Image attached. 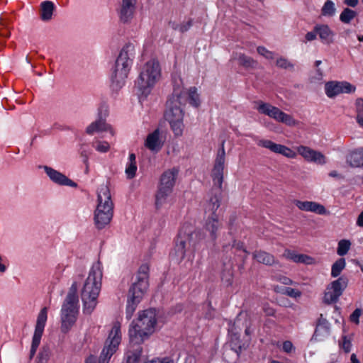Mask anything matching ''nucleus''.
<instances>
[{"mask_svg":"<svg viewBox=\"0 0 363 363\" xmlns=\"http://www.w3.org/2000/svg\"><path fill=\"white\" fill-rule=\"evenodd\" d=\"M137 169L138 167L135 155L134 153H130L125 169L126 177L129 179L134 178L136 175Z\"/></svg>","mask_w":363,"mask_h":363,"instance_id":"32","label":"nucleus"},{"mask_svg":"<svg viewBox=\"0 0 363 363\" xmlns=\"http://www.w3.org/2000/svg\"><path fill=\"white\" fill-rule=\"evenodd\" d=\"M284 256L286 259L298 263L310 264L315 262L313 257L300 253L299 251H285Z\"/></svg>","mask_w":363,"mask_h":363,"instance_id":"27","label":"nucleus"},{"mask_svg":"<svg viewBox=\"0 0 363 363\" xmlns=\"http://www.w3.org/2000/svg\"><path fill=\"white\" fill-rule=\"evenodd\" d=\"M282 350L286 353H291L295 350V348L291 341L286 340L283 342Z\"/></svg>","mask_w":363,"mask_h":363,"instance_id":"46","label":"nucleus"},{"mask_svg":"<svg viewBox=\"0 0 363 363\" xmlns=\"http://www.w3.org/2000/svg\"><path fill=\"white\" fill-rule=\"evenodd\" d=\"M314 30L318 33L323 43L329 45L333 43L335 33L328 25H316L314 27Z\"/></svg>","mask_w":363,"mask_h":363,"instance_id":"25","label":"nucleus"},{"mask_svg":"<svg viewBox=\"0 0 363 363\" xmlns=\"http://www.w3.org/2000/svg\"><path fill=\"white\" fill-rule=\"evenodd\" d=\"M223 247H230L231 248H235L236 250H241L244 247L242 243L236 242L235 240L233 241V244L231 245H227L223 244Z\"/></svg>","mask_w":363,"mask_h":363,"instance_id":"53","label":"nucleus"},{"mask_svg":"<svg viewBox=\"0 0 363 363\" xmlns=\"http://www.w3.org/2000/svg\"><path fill=\"white\" fill-rule=\"evenodd\" d=\"M48 319V308L44 307L38 315L34 334L33 336L30 357L34 356L37 349L40 343L41 337L43 334L44 328Z\"/></svg>","mask_w":363,"mask_h":363,"instance_id":"13","label":"nucleus"},{"mask_svg":"<svg viewBox=\"0 0 363 363\" xmlns=\"http://www.w3.org/2000/svg\"><path fill=\"white\" fill-rule=\"evenodd\" d=\"M184 94H186L188 96L189 103L195 107L199 106L201 104L199 94L196 87H190Z\"/></svg>","mask_w":363,"mask_h":363,"instance_id":"34","label":"nucleus"},{"mask_svg":"<svg viewBox=\"0 0 363 363\" xmlns=\"http://www.w3.org/2000/svg\"><path fill=\"white\" fill-rule=\"evenodd\" d=\"M339 347L345 353L350 352L352 348V338L342 335L339 340Z\"/></svg>","mask_w":363,"mask_h":363,"instance_id":"38","label":"nucleus"},{"mask_svg":"<svg viewBox=\"0 0 363 363\" xmlns=\"http://www.w3.org/2000/svg\"><path fill=\"white\" fill-rule=\"evenodd\" d=\"M113 202L109 188L101 185L97 193L96 208L94 211V223L98 230L106 228L113 216Z\"/></svg>","mask_w":363,"mask_h":363,"instance_id":"5","label":"nucleus"},{"mask_svg":"<svg viewBox=\"0 0 363 363\" xmlns=\"http://www.w3.org/2000/svg\"><path fill=\"white\" fill-rule=\"evenodd\" d=\"M351 246V242L349 240H341L338 243L337 250H349Z\"/></svg>","mask_w":363,"mask_h":363,"instance_id":"49","label":"nucleus"},{"mask_svg":"<svg viewBox=\"0 0 363 363\" xmlns=\"http://www.w3.org/2000/svg\"><path fill=\"white\" fill-rule=\"evenodd\" d=\"M107 115V110L104 113L100 110L98 115V119L91 123L86 128V133L89 135H93L96 133L108 132L111 136L115 135V131L112 126L106 122L104 118Z\"/></svg>","mask_w":363,"mask_h":363,"instance_id":"17","label":"nucleus"},{"mask_svg":"<svg viewBox=\"0 0 363 363\" xmlns=\"http://www.w3.org/2000/svg\"><path fill=\"white\" fill-rule=\"evenodd\" d=\"M347 285V279L344 277H340L333 281L326 289L324 296L325 301L328 303L335 302L342 295Z\"/></svg>","mask_w":363,"mask_h":363,"instance_id":"16","label":"nucleus"},{"mask_svg":"<svg viewBox=\"0 0 363 363\" xmlns=\"http://www.w3.org/2000/svg\"><path fill=\"white\" fill-rule=\"evenodd\" d=\"M362 315V310L359 308H357L354 311V312L350 315V320L357 324L359 323V318Z\"/></svg>","mask_w":363,"mask_h":363,"instance_id":"48","label":"nucleus"},{"mask_svg":"<svg viewBox=\"0 0 363 363\" xmlns=\"http://www.w3.org/2000/svg\"><path fill=\"white\" fill-rule=\"evenodd\" d=\"M225 160L226 153L225 150V141L223 140L220 144V148L217 151L213 167L211 173L213 184L219 189L222 188Z\"/></svg>","mask_w":363,"mask_h":363,"instance_id":"12","label":"nucleus"},{"mask_svg":"<svg viewBox=\"0 0 363 363\" xmlns=\"http://www.w3.org/2000/svg\"><path fill=\"white\" fill-rule=\"evenodd\" d=\"M335 4L332 1H327L322 9L323 16H332L335 13Z\"/></svg>","mask_w":363,"mask_h":363,"instance_id":"42","label":"nucleus"},{"mask_svg":"<svg viewBox=\"0 0 363 363\" xmlns=\"http://www.w3.org/2000/svg\"><path fill=\"white\" fill-rule=\"evenodd\" d=\"M345 267V260L343 258H340L337 260L332 266L331 275L333 277H338L342 269Z\"/></svg>","mask_w":363,"mask_h":363,"instance_id":"37","label":"nucleus"},{"mask_svg":"<svg viewBox=\"0 0 363 363\" xmlns=\"http://www.w3.org/2000/svg\"><path fill=\"white\" fill-rule=\"evenodd\" d=\"M262 310L268 316H273L275 314V310L269 303H264L262 306Z\"/></svg>","mask_w":363,"mask_h":363,"instance_id":"47","label":"nucleus"},{"mask_svg":"<svg viewBox=\"0 0 363 363\" xmlns=\"http://www.w3.org/2000/svg\"><path fill=\"white\" fill-rule=\"evenodd\" d=\"M145 363H160V358H155L152 360H149L145 362Z\"/></svg>","mask_w":363,"mask_h":363,"instance_id":"62","label":"nucleus"},{"mask_svg":"<svg viewBox=\"0 0 363 363\" xmlns=\"http://www.w3.org/2000/svg\"><path fill=\"white\" fill-rule=\"evenodd\" d=\"M156 325L155 310L147 309L140 312L138 318L132 321L129 326L130 345H142L155 333Z\"/></svg>","mask_w":363,"mask_h":363,"instance_id":"2","label":"nucleus"},{"mask_svg":"<svg viewBox=\"0 0 363 363\" xmlns=\"http://www.w3.org/2000/svg\"><path fill=\"white\" fill-rule=\"evenodd\" d=\"M356 121L359 125L363 128V113L361 115H357Z\"/></svg>","mask_w":363,"mask_h":363,"instance_id":"58","label":"nucleus"},{"mask_svg":"<svg viewBox=\"0 0 363 363\" xmlns=\"http://www.w3.org/2000/svg\"><path fill=\"white\" fill-rule=\"evenodd\" d=\"M222 229L223 223L218 216H208L200 229L190 223H185L179 231L176 246L179 250L209 247L214 245Z\"/></svg>","mask_w":363,"mask_h":363,"instance_id":"1","label":"nucleus"},{"mask_svg":"<svg viewBox=\"0 0 363 363\" xmlns=\"http://www.w3.org/2000/svg\"><path fill=\"white\" fill-rule=\"evenodd\" d=\"M6 269V266L2 263V258L0 256V272H4Z\"/></svg>","mask_w":363,"mask_h":363,"instance_id":"61","label":"nucleus"},{"mask_svg":"<svg viewBox=\"0 0 363 363\" xmlns=\"http://www.w3.org/2000/svg\"><path fill=\"white\" fill-rule=\"evenodd\" d=\"M247 318V314L246 313H240L238 317L236 318V320L235 321V324L240 325V323L242 319Z\"/></svg>","mask_w":363,"mask_h":363,"instance_id":"54","label":"nucleus"},{"mask_svg":"<svg viewBox=\"0 0 363 363\" xmlns=\"http://www.w3.org/2000/svg\"><path fill=\"white\" fill-rule=\"evenodd\" d=\"M347 160L351 166H363V147L351 152L347 156Z\"/></svg>","mask_w":363,"mask_h":363,"instance_id":"31","label":"nucleus"},{"mask_svg":"<svg viewBox=\"0 0 363 363\" xmlns=\"http://www.w3.org/2000/svg\"><path fill=\"white\" fill-rule=\"evenodd\" d=\"M317 325H321L324 328H328L329 330H330V323L329 322L323 317V315H320V317L318 320V323Z\"/></svg>","mask_w":363,"mask_h":363,"instance_id":"51","label":"nucleus"},{"mask_svg":"<svg viewBox=\"0 0 363 363\" xmlns=\"http://www.w3.org/2000/svg\"><path fill=\"white\" fill-rule=\"evenodd\" d=\"M354 105L357 115H361L363 113V99L357 98L355 101Z\"/></svg>","mask_w":363,"mask_h":363,"instance_id":"45","label":"nucleus"},{"mask_svg":"<svg viewBox=\"0 0 363 363\" xmlns=\"http://www.w3.org/2000/svg\"><path fill=\"white\" fill-rule=\"evenodd\" d=\"M257 145L289 159H295L297 157V151L296 152L284 145L275 143L270 140H260L257 142Z\"/></svg>","mask_w":363,"mask_h":363,"instance_id":"18","label":"nucleus"},{"mask_svg":"<svg viewBox=\"0 0 363 363\" xmlns=\"http://www.w3.org/2000/svg\"><path fill=\"white\" fill-rule=\"evenodd\" d=\"M279 281L285 285H289L292 283L291 280L286 277H282L279 279Z\"/></svg>","mask_w":363,"mask_h":363,"instance_id":"56","label":"nucleus"},{"mask_svg":"<svg viewBox=\"0 0 363 363\" xmlns=\"http://www.w3.org/2000/svg\"><path fill=\"white\" fill-rule=\"evenodd\" d=\"M220 199L218 196H211L205 205V213L208 216H217L216 212L220 207Z\"/></svg>","mask_w":363,"mask_h":363,"instance_id":"29","label":"nucleus"},{"mask_svg":"<svg viewBox=\"0 0 363 363\" xmlns=\"http://www.w3.org/2000/svg\"><path fill=\"white\" fill-rule=\"evenodd\" d=\"M42 168L53 183L60 186H67L74 188L77 186L76 182L69 179L66 175L59 171L46 165L43 166Z\"/></svg>","mask_w":363,"mask_h":363,"instance_id":"20","label":"nucleus"},{"mask_svg":"<svg viewBox=\"0 0 363 363\" xmlns=\"http://www.w3.org/2000/svg\"><path fill=\"white\" fill-rule=\"evenodd\" d=\"M358 0H345L344 3L351 7H355L358 4Z\"/></svg>","mask_w":363,"mask_h":363,"instance_id":"55","label":"nucleus"},{"mask_svg":"<svg viewBox=\"0 0 363 363\" xmlns=\"http://www.w3.org/2000/svg\"><path fill=\"white\" fill-rule=\"evenodd\" d=\"M172 191L157 189L155 194V206L157 209L170 206L173 203Z\"/></svg>","mask_w":363,"mask_h":363,"instance_id":"24","label":"nucleus"},{"mask_svg":"<svg viewBox=\"0 0 363 363\" xmlns=\"http://www.w3.org/2000/svg\"><path fill=\"white\" fill-rule=\"evenodd\" d=\"M135 57V46L125 45L121 50L111 74V87L118 90L125 85Z\"/></svg>","mask_w":363,"mask_h":363,"instance_id":"4","label":"nucleus"},{"mask_svg":"<svg viewBox=\"0 0 363 363\" xmlns=\"http://www.w3.org/2000/svg\"><path fill=\"white\" fill-rule=\"evenodd\" d=\"M257 51L259 55L264 57L267 60H271L274 58V52L269 50L264 46H258L257 48Z\"/></svg>","mask_w":363,"mask_h":363,"instance_id":"44","label":"nucleus"},{"mask_svg":"<svg viewBox=\"0 0 363 363\" xmlns=\"http://www.w3.org/2000/svg\"><path fill=\"white\" fill-rule=\"evenodd\" d=\"M160 363H173V362L167 358H163L160 359Z\"/></svg>","mask_w":363,"mask_h":363,"instance_id":"63","label":"nucleus"},{"mask_svg":"<svg viewBox=\"0 0 363 363\" xmlns=\"http://www.w3.org/2000/svg\"><path fill=\"white\" fill-rule=\"evenodd\" d=\"M91 154V151L87 149L86 147L82 146L79 150V155L82 160L83 163L85 165V170L86 172L89 171V155Z\"/></svg>","mask_w":363,"mask_h":363,"instance_id":"41","label":"nucleus"},{"mask_svg":"<svg viewBox=\"0 0 363 363\" xmlns=\"http://www.w3.org/2000/svg\"><path fill=\"white\" fill-rule=\"evenodd\" d=\"M143 352L140 345H130V349L125 353V363H138Z\"/></svg>","mask_w":363,"mask_h":363,"instance_id":"26","label":"nucleus"},{"mask_svg":"<svg viewBox=\"0 0 363 363\" xmlns=\"http://www.w3.org/2000/svg\"><path fill=\"white\" fill-rule=\"evenodd\" d=\"M329 175H330V177H337L338 174H337V172H335V171H333V172H330L329 173Z\"/></svg>","mask_w":363,"mask_h":363,"instance_id":"64","label":"nucleus"},{"mask_svg":"<svg viewBox=\"0 0 363 363\" xmlns=\"http://www.w3.org/2000/svg\"><path fill=\"white\" fill-rule=\"evenodd\" d=\"M350 363H360L359 359L357 358V356L355 354H352L350 357Z\"/></svg>","mask_w":363,"mask_h":363,"instance_id":"60","label":"nucleus"},{"mask_svg":"<svg viewBox=\"0 0 363 363\" xmlns=\"http://www.w3.org/2000/svg\"><path fill=\"white\" fill-rule=\"evenodd\" d=\"M232 59L245 68H255L258 65L257 60L241 52L234 53Z\"/></svg>","mask_w":363,"mask_h":363,"instance_id":"28","label":"nucleus"},{"mask_svg":"<svg viewBox=\"0 0 363 363\" xmlns=\"http://www.w3.org/2000/svg\"><path fill=\"white\" fill-rule=\"evenodd\" d=\"M55 9L54 4L50 1H45L40 5V17L43 21H49L52 18Z\"/></svg>","mask_w":363,"mask_h":363,"instance_id":"30","label":"nucleus"},{"mask_svg":"<svg viewBox=\"0 0 363 363\" xmlns=\"http://www.w3.org/2000/svg\"><path fill=\"white\" fill-rule=\"evenodd\" d=\"M357 225L359 227H363V211L357 217Z\"/></svg>","mask_w":363,"mask_h":363,"instance_id":"57","label":"nucleus"},{"mask_svg":"<svg viewBox=\"0 0 363 363\" xmlns=\"http://www.w3.org/2000/svg\"><path fill=\"white\" fill-rule=\"evenodd\" d=\"M330 335L328 328H324L321 325H317L312 340L314 341H323Z\"/></svg>","mask_w":363,"mask_h":363,"instance_id":"36","label":"nucleus"},{"mask_svg":"<svg viewBox=\"0 0 363 363\" xmlns=\"http://www.w3.org/2000/svg\"><path fill=\"white\" fill-rule=\"evenodd\" d=\"M276 65L281 69H292L294 64L285 57H279L276 61Z\"/></svg>","mask_w":363,"mask_h":363,"instance_id":"43","label":"nucleus"},{"mask_svg":"<svg viewBox=\"0 0 363 363\" xmlns=\"http://www.w3.org/2000/svg\"><path fill=\"white\" fill-rule=\"evenodd\" d=\"M297 154L309 163L318 165H324L327 163L326 157L320 151L312 149L306 145H299L296 147Z\"/></svg>","mask_w":363,"mask_h":363,"instance_id":"15","label":"nucleus"},{"mask_svg":"<svg viewBox=\"0 0 363 363\" xmlns=\"http://www.w3.org/2000/svg\"><path fill=\"white\" fill-rule=\"evenodd\" d=\"M102 269L99 263H95L91 268L85 281L82 292L83 311L91 314L97 305V298L101 288Z\"/></svg>","mask_w":363,"mask_h":363,"instance_id":"3","label":"nucleus"},{"mask_svg":"<svg viewBox=\"0 0 363 363\" xmlns=\"http://www.w3.org/2000/svg\"><path fill=\"white\" fill-rule=\"evenodd\" d=\"M356 15L357 13L355 11L346 8L340 13V19L344 23H349L356 16Z\"/></svg>","mask_w":363,"mask_h":363,"instance_id":"39","label":"nucleus"},{"mask_svg":"<svg viewBox=\"0 0 363 363\" xmlns=\"http://www.w3.org/2000/svg\"><path fill=\"white\" fill-rule=\"evenodd\" d=\"M164 140L165 138L162 132L159 128H157L147 135L144 145L150 152L157 153L163 147Z\"/></svg>","mask_w":363,"mask_h":363,"instance_id":"19","label":"nucleus"},{"mask_svg":"<svg viewBox=\"0 0 363 363\" xmlns=\"http://www.w3.org/2000/svg\"><path fill=\"white\" fill-rule=\"evenodd\" d=\"M191 26V24L187 22V23H184L177 27H174V28L176 29V30H178L179 31L182 32V33H184L186 30H189V28H190Z\"/></svg>","mask_w":363,"mask_h":363,"instance_id":"50","label":"nucleus"},{"mask_svg":"<svg viewBox=\"0 0 363 363\" xmlns=\"http://www.w3.org/2000/svg\"><path fill=\"white\" fill-rule=\"evenodd\" d=\"M325 92L328 98H334L340 94L354 93L356 87L346 81H330L325 84Z\"/></svg>","mask_w":363,"mask_h":363,"instance_id":"14","label":"nucleus"},{"mask_svg":"<svg viewBox=\"0 0 363 363\" xmlns=\"http://www.w3.org/2000/svg\"><path fill=\"white\" fill-rule=\"evenodd\" d=\"M178 173L175 167L165 170L160 177L157 189L173 191Z\"/></svg>","mask_w":363,"mask_h":363,"instance_id":"21","label":"nucleus"},{"mask_svg":"<svg viewBox=\"0 0 363 363\" xmlns=\"http://www.w3.org/2000/svg\"><path fill=\"white\" fill-rule=\"evenodd\" d=\"M91 145L96 151L100 153H106L111 149V145L108 142L101 140L99 139H94L91 143Z\"/></svg>","mask_w":363,"mask_h":363,"instance_id":"35","label":"nucleus"},{"mask_svg":"<svg viewBox=\"0 0 363 363\" xmlns=\"http://www.w3.org/2000/svg\"><path fill=\"white\" fill-rule=\"evenodd\" d=\"M255 108L260 113L269 116L277 122L284 123L289 126H295L298 124L291 115H289L278 107L269 103L258 101L255 102Z\"/></svg>","mask_w":363,"mask_h":363,"instance_id":"11","label":"nucleus"},{"mask_svg":"<svg viewBox=\"0 0 363 363\" xmlns=\"http://www.w3.org/2000/svg\"><path fill=\"white\" fill-rule=\"evenodd\" d=\"M136 0H122L118 11L120 20L123 23L130 22L133 18Z\"/></svg>","mask_w":363,"mask_h":363,"instance_id":"23","label":"nucleus"},{"mask_svg":"<svg viewBox=\"0 0 363 363\" xmlns=\"http://www.w3.org/2000/svg\"><path fill=\"white\" fill-rule=\"evenodd\" d=\"M85 363H96V357L93 355H90L86 359Z\"/></svg>","mask_w":363,"mask_h":363,"instance_id":"59","label":"nucleus"},{"mask_svg":"<svg viewBox=\"0 0 363 363\" xmlns=\"http://www.w3.org/2000/svg\"><path fill=\"white\" fill-rule=\"evenodd\" d=\"M317 35L318 33L315 31L314 29L313 31L308 32L305 36L306 41L308 42L314 40L315 39H316Z\"/></svg>","mask_w":363,"mask_h":363,"instance_id":"52","label":"nucleus"},{"mask_svg":"<svg viewBox=\"0 0 363 363\" xmlns=\"http://www.w3.org/2000/svg\"><path fill=\"white\" fill-rule=\"evenodd\" d=\"M294 204L301 211L312 212L318 215L329 213L323 205L315 201L296 200Z\"/></svg>","mask_w":363,"mask_h":363,"instance_id":"22","label":"nucleus"},{"mask_svg":"<svg viewBox=\"0 0 363 363\" xmlns=\"http://www.w3.org/2000/svg\"><path fill=\"white\" fill-rule=\"evenodd\" d=\"M274 290L277 292H279L282 294L287 295L292 298L299 297V296H301V293L298 290L294 289H292L290 287H284V288L281 289L280 290L278 289V287H276L274 289Z\"/></svg>","mask_w":363,"mask_h":363,"instance_id":"40","label":"nucleus"},{"mask_svg":"<svg viewBox=\"0 0 363 363\" xmlns=\"http://www.w3.org/2000/svg\"><path fill=\"white\" fill-rule=\"evenodd\" d=\"M78 296L74 291H70L61 309V332L67 333L74 325L79 311Z\"/></svg>","mask_w":363,"mask_h":363,"instance_id":"9","label":"nucleus"},{"mask_svg":"<svg viewBox=\"0 0 363 363\" xmlns=\"http://www.w3.org/2000/svg\"><path fill=\"white\" fill-rule=\"evenodd\" d=\"M149 286L148 267L143 265L140 267L137 275V281L134 282L129 290L128 299L126 306V318L130 319Z\"/></svg>","mask_w":363,"mask_h":363,"instance_id":"7","label":"nucleus"},{"mask_svg":"<svg viewBox=\"0 0 363 363\" xmlns=\"http://www.w3.org/2000/svg\"><path fill=\"white\" fill-rule=\"evenodd\" d=\"M252 256L259 263L269 265L274 263V257L267 251H255Z\"/></svg>","mask_w":363,"mask_h":363,"instance_id":"33","label":"nucleus"},{"mask_svg":"<svg viewBox=\"0 0 363 363\" xmlns=\"http://www.w3.org/2000/svg\"><path fill=\"white\" fill-rule=\"evenodd\" d=\"M121 325L119 322L113 323L105 341L99 363H108L111 357L116 352L121 342Z\"/></svg>","mask_w":363,"mask_h":363,"instance_id":"10","label":"nucleus"},{"mask_svg":"<svg viewBox=\"0 0 363 363\" xmlns=\"http://www.w3.org/2000/svg\"><path fill=\"white\" fill-rule=\"evenodd\" d=\"M161 68L158 61L150 60L140 68L135 87L138 93L147 96L161 78Z\"/></svg>","mask_w":363,"mask_h":363,"instance_id":"6","label":"nucleus"},{"mask_svg":"<svg viewBox=\"0 0 363 363\" xmlns=\"http://www.w3.org/2000/svg\"><path fill=\"white\" fill-rule=\"evenodd\" d=\"M182 94L179 90H174L172 96L167 101V110L165 113V118L176 137L182 136L184 129V112L181 106Z\"/></svg>","mask_w":363,"mask_h":363,"instance_id":"8","label":"nucleus"}]
</instances>
